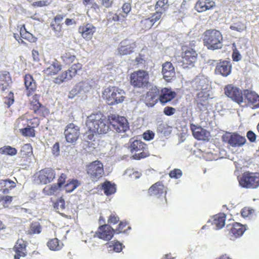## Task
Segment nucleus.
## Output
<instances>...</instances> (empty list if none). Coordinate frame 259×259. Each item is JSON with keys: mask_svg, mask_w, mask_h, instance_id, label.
I'll return each mask as SVG.
<instances>
[{"mask_svg": "<svg viewBox=\"0 0 259 259\" xmlns=\"http://www.w3.org/2000/svg\"><path fill=\"white\" fill-rule=\"evenodd\" d=\"M106 245H108L107 247L108 248L113 247L112 250L116 252H120L122 249V244L118 241L114 243H108Z\"/></svg>", "mask_w": 259, "mask_h": 259, "instance_id": "53", "label": "nucleus"}, {"mask_svg": "<svg viewBox=\"0 0 259 259\" xmlns=\"http://www.w3.org/2000/svg\"><path fill=\"white\" fill-rule=\"evenodd\" d=\"M107 20L108 22H111L112 21H118L120 20V16L116 13L110 12L108 13L107 16Z\"/></svg>", "mask_w": 259, "mask_h": 259, "instance_id": "58", "label": "nucleus"}, {"mask_svg": "<svg viewBox=\"0 0 259 259\" xmlns=\"http://www.w3.org/2000/svg\"><path fill=\"white\" fill-rule=\"evenodd\" d=\"M35 114L39 117L45 118L49 115L50 111L46 106L42 105Z\"/></svg>", "mask_w": 259, "mask_h": 259, "instance_id": "51", "label": "nucleus"}, {"mask_svg": "<svg viewBox=\"0 0 259 259\" xmlns=\"http://www.w3.org/2000/svg\"><path fill=\"white\" fill-rule=\"evenodd\" d=\"M64 135L67 142L75 143L80 135V127L73 123H70L66 126Z\"/></svg>", "mask_w": 259, "mask_h": 259, "instance_id": "13", "label": "nucleus"}, {"mask_svg": "<svg viewBox=\"0 0 259 259\" xmlns=\"http://www.w3.org/2000/svg\"><path fill=\"white\" fill-rule=\"evenodd\" d=\"M86 124L91 131L100 134L107 133L109 129L106 117L100 113L92 114L88 116Z\"/></svg>", "mask_w": 259, "mask_h": 259, "instance_id": "1", "label": "nucleus"}, {"mask_svg": "<svg viewBox=\"0 0 259 259\" xmlns=\"http://www.w3.org/2000/svg\"><path fill=\"white\" fill-rule=\"evenodd\" d=\"M176 109L172 107L166 106L163 109V113L167 116H171L176 112Z\"/></svg>", "mask_w": 259, "mask_h": 259, "instance_id": "64", "label": "nucleus"}, {"mask_svg": "<svg viewBox=\"0 0 259 259\" xmlns=\"http://www.w3.org/2000/svg\"><path fill=\"white\" fill-rule=\"evenodd\" d=\"M176 96L177 94L175 92L164 88L160 90L159 100L161 104L164 105L173 100Z\"/></svg>", "mask_w": 259, "mask_h": 259, "instance_id": "30", "label": "nucleus"}, {"mask_svg": "<svg viewBox=\"0 0 259 259\" xmlns=\"http://www.w3.org/2000/svg\"><path fill=\"white\" fill-rule=\"evenodd\" d=\"M20 132L25 137H34L35 136L34 129L30 126L21 129Z\"/></svg>", "mask_w": 259, "mask_h": 259, "instance_id": "50", "label": "nucleus"}, {"mask_svg": "<svg viewBox=\"0 0 259 259\" xmlns=\"http://www.w3.org/2000/svg\"><path fill=\"white\" fill-rule=\"evenodd\" d=\"M53 206L55 210L60 214L62 217L68 218L67 215L65 214V202L61 197L56 200L53 203Z\"/></svg>", "mask_w": 259, "mask_h": 259, "instance_id": "37", "label": "nucleus"}, {"mask_svg": "<svg viewBox=\"0 0 259 259\" xmlns=\"http://www.w3.org/2000/svg\"><path fill=\"white\" fill-rule=\"evenodd\" d=\"M29 123L31 127L34 128L39 126L40 124V120L38 117H34L32 119L28 120Z\"/></svg>", "mask_w": 259, "mask_h": 259, "instance_id": "63", "label": "nucleus"}, {"mask_svg": "<svg viewBox=\"0 0 259 259\" xmlns=\"http://www.w3.org/2000/svg\"><path fill=\"white\" fill-rule=\"evenodd\" d=\"M228 234L235 238L241 236L246 230L245 226L239 223H234L227 226Z\"/></svg>", "mask_w": 259, "mask_h": 259, "instance_id": "27", "label": "nucleus"}, {"mask_svg": "<svg viewBox=\"0 0 259 259\" xmlns=\"http://www.w3.org/2000/svg\"><path fill=\"white\" fill-rule=\"evenodd\" d=\"M122 11L123 13L124 14L121 15V16L123 18H126L128 15V14L131 12L132 7L130 3H124L122 7Z\"/></svg>", "mask_w": 259, "mask_h": 259, "instance_id": "57", "label": "nucleus"}, {"mask_svg": "<svg viewBox=\"0 0 259 259\" xmlns=\"http://www.w3.org/2000/svg\"><path fill=\"white\" fill-rule=\"evenodd\" d=\"M243 94L248 106L253 109L259 108V95L255 91L245 89Z\"/></svg>", "mask_w": 259, "mask_h": 259, "instance_id": "19", "label": "nucleus"}, {"mask_svg": "<svg viewBox=\"0 0 259 259\" xmlns=\"http://www.w3.org/2000/svg\"><path fill=\"white\" fill-rule=\"evenodd\" d=\"M85 173L88 178L94 183L100 181L105 176L104 165L99 160L87 164Z\"/></svg>", "mask_w": 259, "mask_h": 259, "instance_id": "4", "label": "nucleus"}, {"mask_svg": "<svg viewBox=\"0 0 259 259\" xmlns=\"http://www.w3.org/2000/svg\"><path fill=\"white\" fill-rule=\"evenodd\" d=\"M137 48L136 41L131 39H125L122 40L117 49V55L124 56L130 55L134 52Z\"/></svg>", "mask_w": 259, "mask_h": 259, "instance_id": "14", "label": "nucleus"}, {"mask_svg": "<svg viewBox=\"0 0 259 259\" xmlns=\"http://www.w3.org/2000/svg\"><path fill=\"white\" fill-rule=\"evenodd\" d=\"M231 69L232 65L229 61H220L216 65L215 72L216 74H221L226 77L231 73Z\"/></svg>", "mask_w": 259, "mask_h": 259, "instance_id": "31", "label": "nucleus"}, {"mask_svg": "<svg viewBox=\"0 0 259 259\" xmlns=\"http://www.w3.org/2000/svg\"><path fill=\"white\" fill-rule=\"evenodd\" d=\"M216 4L212 0H197L194 5V9L198 13H203L213 10Z\"/></svg>", "mask_w": 259, "mask_h": 259, "instance_id": "23", "label": "nucleus"}, {"mask_svg": "<svg viewBox=\"0 0 259 259\" xmlns=\"http://www.w3.org/2000/svg\"><path fill=\"white\" fill-rule=\"evenodd\" d=\"M160 18V13H154L151 17H143L139 24L141 30L146 31L149 30L154 23L159 20Z\"/></svg>", "mask_w": 259, "mask_h": 259, "instance_id": "20", "label": "nucleus"}, {"mask_svg": "<svg viewBox=\"0 0 259 259\" xmlns=\"http://www.w3.org/2000/svg\"><path fill=\"white\" fill-rule=\"evenodd\" d=\"M13 201V197L9 195L0 196V202L2 203L5 208L9 207V205Z\"/></svg>", "mask_w": 259, "mask_h": 259, "instance_id": "52", "label": "nucleus"}, {"mask_svg": "<svg viewBox=\"0 0 259 259\" xmlns=\"http://www.w3.org/2000/svg\"><path fill=\"white\" fill-rule=\"evenodd\" d=\"M128 149L132 153H134L132 157L135 160H140L150 155L147 145L141 140L131 139Z\"/></svg>", "mask_w": 259, "mask_h": 259, "instance_id": "5", "label": "nucleus"}, {"mask_svg": "<svg viewBox=\"0 0 259 259\" xmlns=\"http://www.w3.org/2000/svg\"><path fill=\"white\" fill-rule=\"evenodd\" d=\"M41 231V227L38 222H32L30 225L28 234L30 235L39 234Z\"/></svg>", "mask_w": 259, "mask_h": 259, "instance_id": "46", "label": "nucleus"}, {"mask_svg": "<svg viewBox=\"0 0 259 259\" xmlns=\"http://www.w3.org/2000/svg\"><path fill=\"white\" fill-rule=\"evenodd\" d=\"M76 74L68 68L67 70L62 72L60 75L55 77L54 82L57 84H61L63 82L70 80Z\"/></svg>", "mask_w": 259, "mask_h": 259, "instance_id": "34", "label": "nucleus"}, {"mask_svg": "<svg viewBox=\"0 0 259 259\" xmlns=\"http://www.w3.org/2000/svg\"><path fill=\"white\" fill-rule=\"evenodd\" d=\"M148 193L151 196H157V204L160 207L167 205V188L162 182L159 181L152 185L148 189Z\"/></svg>", "mask_w": 259, "mask_h": 259, "instance_id": "7", "label": "nucleus"}, {"mask_svg": "<svg viewBox=\"0 0 259 259\" xmlns=\"http://www.w3.org/2000/svg\"><path fill=\"white\" fill-rule=\"evenodd\" d=\"M125 92L116 86H109L102 92V98L109 105H115L122 103L125 99Z\"/></svg>", "mask_w": 259, "mask_h": 259, "instance_id": "2", "label": "nucleus"}, {"mask_svg": "<svg viewBox=\"0 0 259 259\" xmlns=\"http://www.w3.org/2000/svg\"><path fill=\"white\" fill-rule=\"evenodd\" d=\"M12 83V78L9 72L2 71L0 72V91L5 92L8 90Z\"/></svg>", "mask_w": 259, "mask_h": 259, "instance_id": "32", "label": "nucleus"}, {"mask_svg": "<svg viewBox=\"0 0 259 259\" xmlns=\"http://www.w3.org/2000/svg\"><path fill=\"white\" fill-rule=\"evenodd\" d=\"M222 141L227 143L232 147H239L242 146L246 142L244 137L236 133L227 132L222 137Z\"/></svg>", "mask_w": 259, "mask_h": 259, "instance_id": "11", "label": "nucleus"}, {"mask_svg": "<svg viewBox=\"0 0 259 259\" xmlns=\"http://www.w3.org/2000/svg\"><path fill=\"white\" fill-rule=\"evenodd\" d=\"M160 90L156 87H153L147 92L145 97V103L150 107L153 106L159 100Z\"/></svg>", "mask_w": 259, "mask_h": 259, "instance_id": "25", "label": "nucleus"}, {"mask_svg": "<svg viewBox=\"0 0 259 259\" xmlns=\"http://www.w3.org/2000/svg\"><path fill=\"white\" fill-rule=\"evenodd\" d=\"M32 147L30 144H24L21 149L20 156L22 158L27 159L32 155Z\"/></svg>", "mask_w": 259, "mask_h": 259, "instance_id": "43", "label": "nucleus"}, {"mask_svg": "<svg viewBox=\"0 0 259 259\" xmlns=\"http://www.w3.org/2000/svg\"><path fill=\"white\" fill-rule=\"evenodd\" d=\"M154 136L155 134L152 131L148 130L144 133L143 138L146 141H150L154 138Z\"/></svg>", "mask_w": 259, "mask_h": 259, "instance_id": "61", "label": "nucleus"}, {"mask_svg": "<svg viewBox=\"0 0 259 259\" xmlns=\"http://www.w3.org/2000/svg\"><path fill=\"white\" fill-rule=\"evenodd\" d=\"M114 229L110 225L104 224L100 226L94 236L104 241H108L113 237Z\"/></svg>", "mask_w": 259, "mask_h": 259, "instance_id": "15", "label": "nucleus"}, {"mask_svg": "<svg viewBox=\"0 0 259 259\" xmlns=\"http://www.w3.org/2000/svg\"><path fill=\"white\" fill-rule=\"evenodd\" d=\"M65 16L64 15H57L51 23L50 27L58 37L62 36L63 34L62 21Z\"/></svg>", "mask_w": 259, "mask_h": 259, "instance_id": "22", "label": "nucleus"}, {"mask_svg": "<svg viewBox=\"0 0 259 259\" xmlns=\"http://www.w3.org/2000/svg\"><path fill=\"white\" fill-rule=\"evenodd\" d=\"M62 68V66L61 63L57 59H54L53 61L48 62L46 64L42 73L45 77H52L58 74Z\"/></svg>", "mask_w": 259, "mask_h": 259, "instance_id": "18", "label": "nucleus"}, {"mask_svg": "<svg viewBox=\"0 0 259 259\" xmlns=\"http://www.w3.org/2000/svg\"><path fill=\"white\" fill-rule=\"evenodd\" d=\"M204 46L209 50H217L223 46V36L220 31L216 29H207L202 35Z\"/></svg>", "mask_w": 259, "mask_h": 259, "instance_id": "3", "label": "nucleus"}, {"mask_svg": "<svg viewBox=\"0 0 259 259\" xmlns=\"http://www.w3.org/2000/svg\"><path fill=\"white\" fill-rule=\"evenodd\" d=\"M56 184L47 186L43 189V193L48 196L54 195L59 189Z\"/></svg>", "mask_w": 259, "mask_h": 259, "instance_id": "47", "label": "nucleus"}, {"mask_svg": "<svg viewBox=\"0 0 259 259\" xmlns=\"http://www.w3.org/2000/svg\"><path fill=\"white\" fill-rule=\"evenodd\" d=\"M157 132L163 134L164 136L169 135L171 132V127L165 123L159 124L157 128Z\"/></svg>", "mask_w": 259, "mask_h": 259, "instance_id": "44", "label": "nucleus"}, {"mask_svg": "<svg viewBox=\"0 0 259 259\" xmlns=\"http://www.w3.org/2000/svg\"><path fill=\"white\" fill-rule=\"evenodd\" d=\"M14 102V94L12 92H10L8 96L5 98V103L7 105L9 108Z\"/></svg>", "mask_w": 259, "mask_h": 259, "instance_id": "60", "label": "nucleus"}, {"mask_svg": "<svg viewBox=\"0 0 259 259\" xmlns=\"http://www.w3.org/2000/svg\"><path fill=\"white\" fill-rule=\"evenodd\" d=\"M76 74L68 68L67 70L62 72L60 75L55 77L54 82L57 84H61L63 82L70 80Z\"/></svg>", "mask_w": 259, "mask_h": 259, "instance_id": "35", "label": "nucleus"}, {"mask_svg": "<svg viewBox=\"0 0 259 259\" xmlns=\"http://www.w3.org/2000/svg\"><path fill=\"white\" fill-rule=\"evenodd\" d=\"M107 124L116 133H122L129 130V123L126 118L118 114H112L108 116Z\"/></svg>", "mask_w": 259, "mask_h": 259, "instance_id": "6", "label": "nucleus"}, {"mask_svg": "<svg viewBox=\"0 0 259 259\" xmlns=\"http://www.w3.org/2000/svg\"><path fill=\"white\" fill-rule=\"evenodd\" d=\"M27 242L22 239L17 240L13 248L15 252L14 259H20L21 257H25L27 255Z\"/></svg>", "mask_w": 259, "mask_h": 259, "instance_id": "26", "label": "nucleus"}, {"mask_svg": "<svg viewBox=\"0 0 259 259\" xmlns=\"http://www.w3.org/2000/svg\"><path fill=\"white\" fill-rule=\"evenodd\" d=\"M56 177L55 170L51 167H46L37 173V179L42 184H47L53 181Z\"/></svg>", "mask_w": 259, "mask_h": 259, "instance_id": "17", "label": "nucleus"}, {"mask_svg": "<svg viewBox=\"0 0 259 259\" xmlns=\"http://www.w3.org/2000/svg\"><path fill=\"white\" fill-rule=\"evenodd\" d=\"M61 59L65 65H70L77 60L74 51L72 49L66 51L63 53Z\"/></svg>", "mask_w": 259, "mask_h": 259, "instance_id": "36", "label": "nucleus"}, {"mask_svg": "<svg viewBox=\"0 0 259 259\" xmlns=\"http://www.w3.org/2000/svg\"><path fill=\"white\" fill-rule=\"evenodd\" d=\"M41 105L42 104L40 103L38 100L33 98V100L30 102V109L33 110L35 113Z\"/></svg>", "mask_w": 259, "mask_h": 259, "instance_id": "56", "label": "nucleus"}, {"mask_svg": "<svg viewBox=\"0 0 259 259\" xmlns=\"http://www.w3.org/2000/svg\"><path fill=\"white\" fill-rule=\"evenodd\" d=\"M197 106L200 111L203 112L207 110L208 102L207 101H203V102H198Z\"/></svg>", "mask_w": 259, "mask_h": 259, "instance_id": "62", "label": "nucleus"}, {"mask_svg": "<svg viewBox=\"0 0 259 259\" xmlns=\"http://www.w3.org/2000/svg\"><path fill=\"white\" fill-rule=\"evenodd\" d=\"M17 152L16 148L10 146H5L0 148V154H1L13 156L16 155Z\"/></svg>", "mask_w": 259, "mask_h": 259, "instance_id": "45", "label": "nucleus"}, {"mask_svg": "<svg viewBox=\"0 0 259 259\" xmlns=\"http://www.w3.org/2000/svg\"><path fill=\"white\" fill-rule=\"evenodd\" d=\"M131 228L127 226L126 222H120L117 227L114 230V232L119 234L121 233H125L127 229H130Z\"/></svg>", "mask_w": 259, "mask_h": 259, "instance_id": "49", "label": "nucleus"}, {"mask_svg": "<svg viewBox=\"0 0 259 259\" xmlns=\"http://www.w3.org/2000/svg\"><path fill=\"white\" fill-rule=\"evenodd\" d=\"M78 32L86 40H90L96 31V27L92 23H84L78 27Z\"/></svg>", "mask_w": 259, "mask_h": 259, "instance_id": "21", "label": "nucleus"}, {"mask_svg": "<svg viewBox=\"0 0 259 259\" xmlns=\"http://www.w3.org/2000/svg\"><path fill=\"white\" fill-rule=\"evenodd\" d=\"M193 137L198 140H206L208 139L209 133L206 130L200 126L196 125L194 123L190 125Z\"/></svg>", "mask_w": 259, "mask_h": 259, "instance_id": "28", "label": "nucleus"}, {"mask_svg": "<svg viewBox=\"0 0 259 259\" xmlns=\"http://www.w3.org/2000/svg\"><path fill=\"white\" fill-rule=\"evenodd\" d=\"M120 219L118 215L115 212L111 213L108 218V224L110 225H115L119 222Z\"/></svg>", "mask_w": 259, "mask_h": 259, "instance_id": "54", "label": "nucleus"}, {"mask_svg": "<svg viewBox=\"0 0 259 259\" xmlns=\"http://www.w3.org/2000/svg\"><path fill=\"white\" fill-rule=\"evenodd\" d=\"M225 95L233 102L241 105L244 101L243 91L231 84L226 85L224 88Z\"/></svg>", "mask_w": 259, "mask_h": 259, "instance_id": "10", "label": "nucleus"}, {"mask_svg": "<svg viewBox=\"0 0 259 259\" xmlns=\"http://www.w3.org/2000/svg\"><path fill=\"white\" fill-rule=\"evenodd\" d=\"M239 185L244 188L254 189L259 187V173L245 171L238 177Z\"/></svg>", "mask_w": 259, "mask_h": 259, "instance_id": "8", "label": "nucleus"}, {"mask_svg": "<svg viewBox=\"0 0 259 259\" xmlns=\"http://www.w3.org/2000/svg\"><path fill=\"white\" fill-rule=\"evenodd\" d=\"M130 83L135 88H147L149 85V74L147 71L138 70L131 74Z\"/></svg>", "mask_w": 259, "mask_h": 259, "instance_id": "9", "label": "nucleus"}, {"mask_svg": "<svg viewBox=\"0 0 259 259\" xmlns=\"http://www.w3.org/2000/svg\"><path fill=\"white\" fill-rule=\"evenodd\" d=\"M15 187V183L10 179L0 181V191L4 194L8 193L11 189Z\"/></svg>", "mask_w": 259, "mask_h": 259, "instance_id": "39", "label": "nucleus"}, {"mask_svg": "<svg viewBox=\"0 0 259 259\" xmlns=\"http://www.w3.org/2000/svg\"><path fill=\"white\" fill-rule=\"evenodd\" d=\"M209 84V80L204 77H197L195 79L192 83V87L194 90L200 91L197 96L198 98L203 97L206 94V91L208 90Z\"/></svg>", "mask_w": 259, "mask_h": 259, "instance_id": "16", "label": "nucleus"}, {"mask_svg": "<svg viewBox=\"0 0 259 259\" xmlns=\"http://www.w3.org/2000/svg\"><path fill=\"white\" fill-rule=\"evenodd\" d=\"M168 175L170 178L178 179L182 177L183 172L180 169L175 168L170 171Z\"/></svg>", "mask_w": 259, "mask_h": 259, "instance_id": "55", "label": "nucleus"}, {"mask_svg": "<svg viewBox=\"0 0 259 259\" xmlns=\"http://www.w3.org/2000/svg\"><path fill=\"white\" fill-rule=\"evenodd\" d=\"M135 62L137 65H144L146 63L147 58L145 55L139 54L138 56L135 58Z\"/></svg>", "mask_w": 259, "mask_h": 259, "instance_id": "59", "label": "nucleus"}, {"mask_svg": "<svg viewBox=\"0 0 259 259\" xmlns=\"http://www.w3.org/2000/svg\"><path fill=\"white\" fill-rule=\"evenodd\" d=\"M20 37L17 34H14V37L19 43H25L24 40L29 42H35L36 41L37 38L26 30L24 24L20 28Z\"/></svg>", "mask_w": 259, "mask_h": 259, "instance_id": "24", "label": "nucleus"}, {"mask_svg": "<svg viewBox=\"0 0 259 259\" xmlns=\"http://www.w3.org/2000/svg\"><path fill=\"white\" fill-rule=\"evenodd\" d=\"M79 185L78 181L77 180H72L69 181L68 183L65 185V189L66 192H71L75 189Z\"/></svg>", "mask_w": 259, "mask_h": 259, "instance_id": "48", "label": "nucleus"}, {"mask_svg": "<svg viewBox=\"0 0 259 259\" xmlns=\"http://www.w3.org/2000/svg\"><path fill=\"white\" fill-rule=\"evenodd\" d=\"M168 7V0H158L155 6V9L157 10L155 13H160L161 16L162 13L166 11Z\"/></svg>", "mask_w": 259, "mask_h": 259, "instance_id": "42", "label": "nucleus"}, {"mask_svg": "<svg viewBox=\"0 0 259 259\" xmlns=\"http://www.w3.org/2000/svg\"><path fill=\"white\" fill-rule=\"evenodd\" d=\"M226 215L224 213H220L214 215L212 224L215 226V229L222 228L225 224Z\"/></svg>", "mask_w": 259, "mask_h": 259, "instance_id": "38", "label": "nucleus"}, {"mask_svg": "<svg viewBox=\"0 0 259 259\" xmlns=\"http://www.w3.org/2000/svg\"><path fill=\"white\" fill-rule=\"evenodd\" d=\"M24 85L26 88L27 96L32 95L36 89V84L32 76L27 74L24 76Z\"/></svg>", "mask_w": 259, "mask_h": 259, "instance_id": "33", "label": "nucleus"}, {"mask_svg": "<svg viewBox=\"0 0 259 259\" xmlns=\"http://www.w3.org/2000/svg\"><path fill=\"white\" fill-rule=\"evenodd\" d=\"M48 248L52 251H59L64 246L63 243L57 238L50 239L47 243Z\"/></svg>", "mask_w": 259, "mask_h": 259, "instance_id": "40", "label": "nucleus"}, {"mask_svg": "<svg viewBox=\"0 0 259 259\" xmlns=\"http://www.w3.org/2000/svg\"><path fill=\"white\" fill-rule=\"evenodd\" d=\"M102 188L106 196L113 194L116 191V185L108 181H106L102 184Z\"/></svg>", "mask_w": 259, "mask_h": 259, "instance_id": "41", "label": "nucleus"}, {"mask_svg": "<svg viewBox=\"0 0 259 259\" xmlns=\"http://www.w3.org/2000/svg\"><path fill=\"white\" fill-rule=\"evenodd\" d=\"M198 54L192 48L183 49L181 54V63L184 68H190L194 66L197 61Z\"/></svg>", "mask_w": 259, "mask_h": 259, "instance_id": "12", "label": "nucleus"}, {"mask_svg": "<svg viewBox=\"0 0 259 259\" xmlns=\"http://www.w3.org/2000/svg\"><path fill=\"white\" fill-rule=\"evenodd\" d=\"M162 74L163 78L166 81H171L175 76V68L170 62H166L162 64Z\"/></svg>", "mask_w": 259, "mask_h": 259, "instance_id": "29", "label": "nucleus"}]
</instances>
